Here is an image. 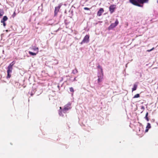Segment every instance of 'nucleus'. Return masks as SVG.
<instances>
[{"mask_svg": "<svg viewBox=\"0 0 158 158\" xmlns=\"http://www.w3.org/2000/svg\"><path fill=\"white\" fill-rule=\"evenodd\" d=\"M84 9L85 10H89V9L87 7H85V8H84Z\"/></svg>", "mask_w": 158, "mask_h": 158, "instance_id": "obj_22", "label": "nucleus"}, {"mask_svg": "<svg viewBox=\"0 0 158 158\" xmlns=\"http://www.w3.org/2000/svg\"><path fill=\"white\" fill-rule=\"evenodd\" d=\"M137 87V85L136 84H134L133 87L132 88V91L136 90Z\"/></svg>", "mask_w": 158, "mask_h": 158, "instance_id": "obj_13", "label": "nucleus"}, {"mask_svg": "<svg viewBox=\"0 0 158 158\" xmlns=\"http://www.w3.org/2000/svg\"><path fill=\"white\" fill-rule=\"evenodd\" d=\"M116 8V6L114 5H111L109 7V10L111 14H112Z\"/></svg>", "mask_w": 158, "mask_h": 158, "instance_id": "obj_7", "label": "nucleus"}, {"mask_svg": "<svg viewBox=\"0 0 158 158\" xmlns=\"http://www.w3.org/2000/svg\"><path fill=\"white\" fill-rule=\"evenodd\" d=\"M15 63V61L12 62L7 67V78H9L11 77V75L10 74V73L12 72L13 69V66Z\"/></svg>", "mask_w": 158, "mask_h": 158, "instance_id": "obj_3", "label": "nucleus"}, {"mask_svg": "<svg viewBox=\"0 0 158 158\" xmlns=\"http://www.w3.org/2000/svg\"><path fill=\"white\" fill-rule=\"evenodd\" d=\"M148 1L149 0H129V2L134 5L143 7V5L140 4H143L144 3H148Z\"/></svg>", "mask_w": 158, "mask_h": 158, "instance_id": "obj_1", "label": "nucleus"}, {"mask_svg": "<svg viewBox=\"0 0 158 158\" xmlns=\"http://www.w3.org/2000/svg\"><path fill=\"white\" fill-rule=\"evenodd\" d=\"M148 112H147L145 116V119L147 120V121H148L149 120V118L148 117Z\"/></svg>", "mask_w": 158, "mask_h": 158, "instance_id": "obj_15", "label": "nucleus"}, {"mask_svg": "<svg viewBox=\"0 0 158 158\" xmlns=\"http://www.w3.org/2000/svg\"><path fill=\"white\" fill-rule=\"evenodd\" d=\"M60 109H61V107H60Z\"/></svg>", "mask_w": 158, "mask_h": 158, "instance_id": "obj_23", "label": "nucleus"}, {"mask_svg": "<svg viewBox=\"0 0 158 158\" xmlns=\"http://www.w3.org/2000/svg\"><path fill=\"white\" fill-rule=\"evenodd\" d=\"M4 14V11L3 10L0 11V17L3 16Z\"/></svg>", "mask_w": 158, "mask_h": 158, "instance_id": "obj_18", "label": "nucleus"}, {"mask_svg": "<svg viewBox=\"0 0 158 158\" xmlns=\"http://www.w3.org/2000/svg\"><path fill=\"white\" fill-rule=\"evenodd\" d=\"M61 6L59 5L58 6L56 7L55 9V15H56L58 12H59Z\"/></svg>", "mask_w": 158, "mask_h": 158, "instance_id": "obj_8", "label": "nucleus"}, {"mask_svg": "<svg viewBox=\"0 0 158 158\" xmlns=\"http://www.w3.org/2000/svg\"><path fill=\"white\" fill-rule=\"evenodd\" d=\"M118 23L119 22L118 19H116L114 23H112L110 24L109 27V29H111L115 27L118 25Z\"/></svg>", "mask_w": 158, "mask_h": 158, "instance_id": "obj_4", "label": "nucleus"}, {"mask_svg": "<svg viewBox=\"0 0 158 158\" xmlns=\"http://www.w3.org/2000/svg\"><path fill=\"white\" fill-rule=\"evenodd\" d=\"M104 11V10L102 8H101L98 12L97 15L100 16L102 15V13H103Z\"/></svg>", "mask_w": 158, "mask_h": 158, "instance_id": "obj_9", "label": "nucleus"}, {"mask_svg": "<svg viewBox=\"0 0 158 158\" xmlns=\"http://www.w3.org/2000/svg\"><path fill=\"white\" fill-rule=\"evenodd\" d=\"M97 67L98 69H100L101 73H103V70L102 67L101 66L99 65Z\"/></svg>", "mask_w": 158, "mask_h": 158, "instance_id": "obj_16", "label": "nucleus"}, {"mask_svg": "<svg viewBox=\"0 0 158 158\" xmlns=\"http://www.w3.org/2000/svg\"><path fill=\"white\" fill-rule=\"evenodd\" d=\"M8 18L6 16H4L2 19L1 20V22H5L7 20Z\"/></svg>", "mask_w": 158, "mask_h": 158, "instance_id": "obj_12", "label": "nucleus"}, {"mask_svg": "<svg viewBox=\"0 0 158 158\" xmlns=\"http://www.w3.org/2000/svg\"><path fill=\"white\" fill-rule=\"evenodd\" d=\"M140 95L139 94H135L133 97V98H138L139 97Z\"/></svg>", "mask_w": 158, "mask_h": 158, "instance_id": "obj_17", "label": "nucleus"}, {"mask_svg": "<svg viewBox=\"0 0 158 158\" xmlns=\"http://www.w3.org/2000/svg\"><path fill=\"white\" fill-rule=\"evenodd\" d=\"M28 53L30 55H32V56L36 55V54L37 53V52L34 53V52H33L31 51H29Z\"/></svg>", "mask_w": 158, "mask_h": 158, "instance_id": "obj_14", "label": "nucleus"}, {"mask_svg": "<svg viewBox=\"0 0 158 158\" xmlns=\"http://www.w3.org/2000/svg\"><path fill=\"white\" fill-rule=\"evenodd\" d=\"M71 108V104L70 103H68L67 104L65 105L64 106V108L59 112V114L60 116H63V113H67L68 110H70Z\"/></svg>", "mask_w": 158, "mask_h": 158, "instance_id": "obj_2", "label": "nucleus"}, {"mask_svg": "<svg viewBox=\"0 0 158 158\" xmlns=\"http://www.w3.org/2000/svg\"><path fill=\"white\" fill-rule=\"evenodd\" d=\"M154 48H152V49H150V50H147V52H150L151 51H152V50L153 49H154Z\"/></svg>", "mask_w": 158, "mask_h": 158, "instance_id": "obj_20", "label": "nucleus"}, {"mask_svg": "<svg viewBox=\"0 0 158 158\" xmlns=\"http://www.w3.org/2000/svg\"><path fill=\"white\" fill-rule=\"evenodd\" d=\"M151 128V126L150 123H147V125L146 126V129L145 131V132H147L148 131L149 129Z\"/></svg>", "mask_w": 158, "mask_h": 158, "instance_id": "obj_11", "label": "nucleus"}, {"mask_svg": "<svg viewBox=\"0 0 158 158\" xmlns=\"http://www.w3.org/2000/svg\"><path fill=\"white\" fill-rule=\"evenodd\" d=\"M1 23H3V26L5 27L6 26V23H5V22H1Z\"/></svg>", "mask_w": 158, "mask_h": 158, "instance_id": "obj_21", "label": "nucleus"}, {"mask_svg": "<svg viewBox=\"0 0 158 158\" xmlns=\"http://www.w3.org/2000/svg\"><path fill=\"white\" fill-rule=\"evenodd\" d=\"M70 91L71 92H74L73 89L72 87L69 88Z\"/></svg>", "mask_w": 158, "mask_h": 158, "instance_id": "obj_19", "label": "nucleus"}, {"mask_svg": "<svg viewBox=\"0 0 158 158\" xmlns=\"http://www.w3.org/2000/svg\"><path fill=\"white\" fill-rule=\"evenodd\" d=\"M98 83L100 84L102 81L103 79V73H101L100 74H98Z\"/></svg>", "mask_w": 158, "mask_h": 158, "instance_id": "obj_5", "label": "nucleus"}, {"mask_svg": "<svg viewBox=\"0 0 158 158\" xmlns=\"http://www.w3.org/2000/svg\"><path fill=\"white\" fill-rule=\"evenodd\" d=\"M89 36L88 35H86L84 37L83 40L81 42V44H82L84 43H87L89 42Z\"/></svg>", "mask_w": 158, "mask_h": 158, "instance_id": "obj_6", "label": "nucleus"}, {"mask_svg": "<svg viewBox=\"0 0 158 158\" xmlns=\"http://www.w3.org/2000/svg\"><path fill=\"white\" fill-rule=\"evenodd\" d=\"M31 48L34 51H36L37 53L38 52L39 48L38 47L35 46H32Z\"/></svg>", "mask_w": 158, "mask_h": 158, "instance_id": "obj_10", "label": "nucleus"}]
</instances>
